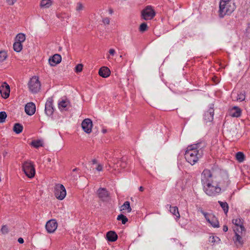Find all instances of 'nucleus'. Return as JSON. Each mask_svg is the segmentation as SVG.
I'll list each match as a JSON object with an SVG mask.
<instances>
[{"label": "nucleus", "mask_w": 250, "mask_h": 250, "mask_svg": "<svg viewBox=\"0 0 250 250\" xmlns=\"http://www.w3.org/2000/svg\"><path fill=\"white\" fill-rule=\"evenodd\" d=\"M131 208L130 206L129 202L126 201V211L127 212H130L131 211Z\"/></svg>", "instance_id": "58836bf2"}, {"label": "nucleus", "mask_w": 250, "mask_h": 250, "mask_svg": "<svg viewBox=\"0 0 250 250\" xmlns=\"http://www.w3.org/2000/svg\"><path fill=\"white\" fill-rule=\"evenodd\" d=\"M249 28L250 29V23L249 24Z\"/></svg>", "instance_id": "4d7b16f0"}, {"label": "nucleus", "mask_w": 250, "mask_h": 250, "mask_svg": "<svg viewBox=\"0 0 250 250\" xmlns=\"http://www.w3.org/2000/svg\"><path fill=\"white\" fill-rule=\"evenodd\" d=\"M18 241L20 244H22L24 242V240H23V238H22L21 237L18 238Z\"/></svg>", "instance_id": "c03bdc74"}, {"label": "nucleus", "mask_w": 250, "mask_h": 250, "mask_svg": "<svg viewBox=\"0 0 250 250\" xmlns=\"http://www.w3.org/2000/svg\"><path fill=\"white\" fill-rule=\"evenodd\" d=\"M117 219L118 220H121L122 224H125V216L123 214H120L118 216Z\"/></svg>", "instance_id": "4c0bfd02"}, {"label": "nucleus", "mask_w": 250, "mask_h": 250, "mask_svg": "<svg viewBox=\"0 0 250 250\" xmlns=\"http://www.w3.org/2000/svg\"><path fill=\"white\" fill-rule=\"evenodd\" d=\"M62 57L60 55L56 54L49 59L48 62L51 66H54L61 62Z\"/></svg>", "instance_id": "2eb2a0df"}, {"label": "nucleus", "mask_w": 250, "mask_h": 250, "mask_svg": "<svg viewBox=\"0 0 250 250\" xmlns=\"http://www.w3.org/2000/svg\"><path fill=\"white\" fill-rule=\"evenodd\" d=\"M17 0H7V2L10 5H13L16 1Z\"/></svg>", "instance_id": "37998d69"}, {"label": "nucleus", "mask_w": 250, "mask_h": 250, "mask_svg": "<svg viewBox=\"0 0 250 250\" xmlns=\"http://www.w3.org/2000/svg\"><path fill=\"white\" fill-rule=\"evenodd\" d=\"M22 169L28 178H32L34 177L35 169L33 163L31 161H26L23 163Z\"/></svg>", "instance_id": "423d86ee"}, {"label": "nucleus", "mask_w": 250, "mask_h": 250, "mask_svg": "<svg viewBox=\"0 0 250 250\" xmlns=\"http://www.w3.org/2000/svg\"><path fill=\"white\" fill-rule=\"evenodd\" d=\"M111 57V56L108 55L107 56V59H108V60L110 61V60H111L112 59Z\"/></svg>", "instance_id": "8fccbe9b"}, {"label": "nucleus", "mask_w": 250, "mask_h": 250, "mask_svg": "<svg viewBox=\"0 0 250 250\" xmlns=\"http://www.w3.org/2000/svg\"><path fill=\"white\" fill-rule=\"evenodd\" d=\"M110 71L108 68L105 66L102 67L99 71V74L103 78H107L110 75Z\"/></svg>", "instance_id": "aec40b11"}, {"label": "nucleus", "mask_w": 250, "mask_h": 250, "mask_svg": "<svg viewBox=\"0 0 250 250\" xmlns=\"http://www.w3.org/2000/svg\"><path fill=\"white\" fill-rule=\"evenodd\" d=\"M200 146V144L198 143L191 145L187 147L185 156L187 161L191 165L195 164L203 155Z\"/></svg>", "instance_id": "f03ea898"}, {"label": "nucleus", "mask_w": 250, "mask_h": 250, "mask_svg": "<svg viewBox=\"0 0 250 250\" xmlns=\"http://www.w3.org/2000/svg\"><path fill=\"white\" fill-rule=\"evenodd\" d=\"M220 240L219 238V237L217 236H210L209 238V241L213 243H215L217 241H219Z\"/></svg>", "instance_id": "e433bc0d"}, {"label": "nucleus", "mask_w": 250, "mask_h": 250, "mask_svg": "<svg viewBox=\"0 0 250 250\" xmlns=\"http://www.w3.org/2000/svg\"><path fill=\"white\" fill-rule=\"evenodd\" d=\"M106 238L109 242H115L118 238V235L114 231H109L106 233Z\"/></svg>", "instance_id": "6ab92c4d"}, {"label": "nucleus", "mask_w": 250, "mask_h": 250, "mask_svg": "<svg viewBox=\"0 0 250 250\" xmlns=\"http://www.w3.org/2000/svg\"><path fill=\"white\" fill-rule=\"evenodd\" d=\"M70 104L69 101L67 100H63L60 101L58 104V107L61 110H66V108Z\"/></svg>", "instance_id": "5701e85b"}, {"label": "nucleus", "mask_w": 250, "mask_h": 250, "mask_svg": "<svg viewBox=\"0 0 250 250\" xmlns=\"http://www.w3.org/2000/svg\"><path fill=\"white\" fill-rule=\"evenodd\" d=\"M216 79H217V78H215V79L213 78V81H214L216 83H217L218 81V80H216Z\"/></svg>", "instance_id": "603ef678"}, {"label": "nucleus", "mask_w": 250, "mask_h": 250, "mask_svg": "<svg viewBox=\"0 0 250 250\" xmlns=\"http://www.w3.org/2000/svg\"><path fill=\"white\" fill-rule=\"evenodd\" d=\"M103 22L105 24H109L110 22V19L109 18H104L103 19Z\"/></svg>", "instance_id": "ea45409f"}, {"label": "nucleus", "mask_w": 250, "mask_h": 250, "mask_svg": "<svg viewBox=\"0 0 250 250\" xmlns=\"http://www.w3.org/2000/svg\"><path fill=\"white\" fill-rule=\"evenodd\" d=\"M125 202L123 203V204L122 205V206H121V210H124L125 209Z\"/></svg>", "instance_id": "09e8293b"}, {"label": "nucleus", "mask_w": 250, "mask_h": 250, "mask_svg": "<svg viewBox=\"0 0 250 250\" xmlns=\"http://www.w3.org/2000/svg\"><path fill=\"white\" fill-rule=\"evenodd\" d=\"M13 49L16 52H20L22 49V43L16 41L13 44Z\"/></svg>", "instance_id": "a878e982"}, {"label": "nucleus", "mask_w": 250, "mask_h": 250, "mask_svg": "<svg viewBox=\"0 0 250 250\" xmlns=\"http://www.w3.org/2000/svg\"><path fill=\"white\" fill-rule=\"evenodd\" d=\"M102 131H103V133H105V132H106V130L105 129H103L102 130Z\"/></svg>", "instance_id": "5fc2aeb1"}, {"label": "nucleus", "mask_w": 250, "mask_h": 250, "mask_svg": "<svg viewBox=\"0 0 250 250\" xmlns=\"http://www.w3.org/2000/svg\"><path fill=\"white\" fill-rule=\"evenodd\" d=\"M66 191L64 187L60 184L55 185L54 189V195L59 200H62L66 196Z\"/></svg>", "instance_id": "0eeeda50"}, {"label": "nucleus", "mask_w": 250, "mask_h": 250, "mask_svg": "<svg viewBox=\"0 0 250 250\" xmlns=\"http://www.w3.org/2000/svg\"><path fill=\"white\" fill-rule=\"evenodd\" d=\"M214 109L210 107L204 115V120L207 122H211L213 119Z\"/></svg>", "instance_id": "a211bd4d"}, {"label": "nucleus", "mask_w": 250, "mask_h": 250, "mask_svg": "<svg viewBox=\"0 0 250 250\" xmlns=\"http://www.w3.org/2000/svg\"><path fill=\"white\" fill-rule=\"evenodd\" d=\"M7 117V115L5 112L1 111L0 112V123H2L5 122V119Z\"/></svg>", "instance_id": "2f4dec72"}, {"label": "nucleus", "mask_w": 250, "mask_h": 250, "mask_svg": "<svg viewBox=\"0 0 250 250\" xmlns=\"http://www.w3.org/2000/svg\"><path fill=\"white\" fill-rule=\"evenodd\" d=\"M221 208L223 209L224 212L227 214L229 210V205L226 202L218 201Z\"/></svg>", "instance_id": "cd10ccee"}, {"label": "nucleus", "mask_w": 250, "mask_h": 250, "mask_svg": "<svg viewBox=\"0 0 250 250\" xmlns=\"http://www.w3.org/2000/svg\"><path fill=\"white\" fill-rule=\"evenodd\" d=\"M28 88L31 92L38 93L41 89V83L37 76L32 77L28 83Z\"/></svg>", "instance_id": "39448f33"}, {"label": "nucleus", "mask_w": 250, "mask_h": 250, "mask_svg": "<svg viewBox=\"0 0 250 250\" xmlns=\"http://www.w3.org/2000/svg\"><path fill=\"white\" fill-rule=\"evenodd\" d=\"M108 12L109 14L112 15L113 13V10L111 8H110L108 9Z\"/></svg>", "instance_id": "49530a36"}, {"label": "nucleus", "mask_w": 250, "mask_h": 250, "mask_svg": "<svg viewBox=\"0 0 250 250\" xmlns=\"http://www.w3.org/2000/svg\"><path fill=\"white\" fill-rule=\"evenodd\" d=\"M235 3L233 1L221 0L219 4V15L223 17L225 15H230L235 9Z\"/></svg>", "instance_id": "20e7f679"}, {"label": "nucleus", "mask_w": 250, "mask_h": 250, "mask_svg": "<svg viewBox=\"0 0 250 250\" xmlns=\"http://www.w3.org/2000/svg\"><path fill=\"white\" fill-rule=\"evenodd\" d=\"M58 227V223L55 219H51L46 223L45 228L47 231L51 233L54 232Z\"/></svg>", "instance_id": "9b49d317"}, {"label": "nucleus", "mask_w": 250, "mask_h": 250, "mask_svg": "<svg viewBox=\"0 0 250 250\" xmlns=\"http://www.w3.org/2000/svg\"><path fill=\"white\" fill-rule=\"evenodd\" d=\"M16 41L18 42H20L21 43H22L25 40V35L23 33H19L18 34L15 38Z\"/></svg>", "instance_id": "bb28decb"}, {"label": "nucleus", "mask_w": 250, "mask_h": 250, "mask_svg": "<svg viewBox=\"0 0 250 250\" xmlns=\"http://www.w3.org/2000/svg\"><path fill=\"white\" fill-rule=\"evenodd\" d=\"M236 160L240 163L244 161L245 159V155L243 153L241 152H238L236 154Z\"/></svg>", "instance_id": "c85d7f7f"}, {"label": "nucleus", "mask_w": 250, "mask_h": 250, "mask_svg": "<svg viewBox=\"0 0 250 250\" xmlns=\"http://www.w3.org/2000/svg\"><path fill=\"white\" fill-rule=\"evenodd\" d=\"M234 225L233 230L235 233V237L233 241L236 244L242 245L243 244V237L246 233V229L244 226V220L240 218L233 219L232 220Z\"/></svg>", "instance_id": "7ed1b4c3"}, {"label": "nucleus", "mask_w": 250, "mask_h": 250, "mask_svg": "<svg viewBox=\"0 0 250 250\" xmlns=\"http://www.w3.org/2000/svg\"><path fill=\"white\" fill-rule=\"evenodd\" d=\"M201 212L205 217L206 220L213 227L218 228L219 227V222L217 218L213 214L205 212L203 210H201Z\"/></svg>", "instance_id": "1a4fd4ad"}, {"label": "nucleus", "mask_w": 250, "mask_h": 250, "mask_svg": "<svg viewBox=\"0 0 250 250\" xmlns=\"http://www.w3.org/2000/svg\"><path fill=\"white\" fill-rule=\"evenodd\" d=\"M91 162H92V164L94 165V164H97V160H96V159H93V160L91 161Z\"/></svg>", "instance_id": "de8ad7c7"}, {"label": "nucleus", "mask_w": 250, "mask_h": 250, "mask_svg": "<svg viewBox=\"0 0 250 250\" xmlns=\"http://www.w3.org/2000/svg\"><path fill=\"white\" fill-rule=\"evenodd\" d=\"M53 99L52 97L48 98L45 106V112L48 116L52 115L54 112V108L53 107Z\"/></svg>", "instance_id": "ddd939ff"}, {"label": "nucleus", "mask_w": 250, "mask_h": 250, "mask_svg": "<svg viewBox=\"0 0 250 250\" xmlns=\"http://www.w3.org/2000/svg\"><path fill=\"white\" fill-rule=\"evenodd\" d=\"M143 190H144V188H143V187H140L139 188V190H140V191H143Z\"/></svg>", "instance_id": "3c124183"}, {"label": "nucleus", "mask_w": 250, "mask_h": 250, "mask_svg": "<svg viewBox=\"0 0 250 250\" xmlns=\"http://www.w3.org/2000/svg\"><path fill=\"white\" fill-rule=\"evenodd\" d=\"M155 15V12L150 6H146L141 12V16L145 20H151Z\"/></svg>", "instance_id": "6e6552de"}, {"label": "nucleus", "mask_w": 250, "mask_h": 250, "mask_svg": "<svg viewBox=\"0 0 250 250\" xmlns=\"http://www.w3.org/2000/svg\"><path fill=\"white\" fill-rule=\"evenodd\" d=\"M123 232H124V230H122V231H120V233H123Z\"/></svg>", "instance_id": "6e6d98bb"}, {"label": "nucleus", "mask_w": 250, "mask_h": 250, "mask_svg": "<svg viewBox=\"0 0 250 250\" xmlns=\"http://www.w3.org/2000/svg\"><path fill=\"white\" fill-rule=\"evenodd\" d=\"M77 170V168H75L73 169V171H76Z\"/></svg>", "instance_id": "864d4df0"}, {"label": "nucleus", "mask_w": 250, "mask_h": 250, "mask_svg": "<svg viewBox=\"0 0 250 250\" xmlns=\"http://www.w3.org/2000/svg\"><path fill=\"white\" fill-rule=\"evenodd\" d=\"M0 231L3 234H7L9 231L8 227L6 225H3L2 226Z\"/></svg>", "instance_id": "c9c22d12"}, {"label": "nucleus", "mask_w": 250, "mask_h": 250, "mask_svg": "<svg viewBox=\"0 0 250 250\" xmlns=\"http://www.w3.org/2000/svg\"><path fill=\"white\" fill-rule=\"evenodd\" d=\"M83 65L81 63H79L77 64L75 68V71L76 73H79L81 72L83 70Z\"/></svg>", "instance_id": "f704fd0d"}, {"label": "nucleus", "mask_w": 250, "mask_h": 250, "mask_svg": "<svg viewBox=\"0 0 250 250\" xmlns=\"http://www.w3.org/2000/svg\"><path fill=\"white\" fill-rule=\"evenodd\" d=\"M223 230L224 231L226 232L228 230V228L226 225H224L223 227Z\"/></svg>", "instance_id": "a18cd8bd"}, {"label": "nucleus", "mask_w": 250, "mask_h": 250, "mask_svg": "<svg viewBox=\"0 0 250 250\" xmlns=\"http://www.w3.org/2000/svg\"><path fill=\"white\" fill-rule=\"evenodd\" d=\"M92 126V122L88 118L85 119L82 123V127L86 133H90L91 132Z\"/></svg>", "instance_id": "f8f14e48"}, {"label": "nucleus", "mask_w": 250, "mask_h": 250, "mask_svg": "<svg viewBox=\"0 0 250 250\" xmlns=\"http://www.w3.org/2000/svg\"><path fill=\"white\" fill-rule=\"evenodd\" d=\"M169 208L170 212L173 215H175L177 218L179 219L180 217V215L179 212L178 208L177 207H171L170 206Z\"/></svg>", "instance_id": "b1692460"}, {"label": "nucleus", "mask_w": 250, "mask_h": 250, "mask_svg": "<svg viewBox=\"0 0 250 250\" xmlns=\"http://www.w3.org/2000/svg\"><path fill=\"white\" fill-rule=\"evenodd\" d=\"M242 111L238 106H234L232 107L230 111V115L233 117H239L241 115Z\"/></svg>", "instance_id": "412c9836"}, {"label": "nucleus", "mask_w": 250, "mask_h": 250, "mask_svg": "<svg viewBox=\"0 0 250 250\" xmlns=\"http://www.w3.org/2000/svg\"><path fill=\"white\" fill-rule=\"evenodd\" d=\"M84 6H83V5L81 3V2H78L77 4V6H76V10L79 13H80L81 12L84 10Z\"/></svg>", "instance_id": "7c9ffc66"}, {"label": "nucleus", "mask_w": 250, "mask_h": 250, "mask_svg": "<svg viewBox=\"0 0 250 250\" xmlns=\"http://www.w3.org/2000/svg\"><path fill=\"white\" fill-rule=\"evenodd\" d=\"M109 55L111 56H114L115 54V50L114 49H110L108 51Z\"/></svg>", "instance_id": "79ce46f5"}, {"label": "nucleus", "mask_w": 250, "mask_h": 250, "mask_svg": "<svg viewBox=\"0 0 250 250\" xmlns=\"http://www.w3.org/2000/svg\"><path fill=\"white\" fill-rule=\"evenodd\" d=\"M245 92H241L239 93L233 92L231 93V98L234 101H243L245 100Z\"/></svg>", "instance_id": "dca6fc26"}, {"label": "nucleus", "mask_w": 250, "mask_h": 250, "mask_svg": "<svg viewBox=\"0 0 250 250\" xmlns=\"http://www.w3.org/2000/svg\"><path fill=\"white\" fill-rule=\"evenodd\" d=\"M139 29L142 32L146 31L147 29V25L146 23L145 22L142 23L140 26Z\"/></svg>", "instance_id": "72a5a7b5"}, {"label": "nucleus", "mask_w": 250, "mask_h": 250, "mask_svg": "<svg viewBox=\"0 0 250 250\" xmlns=\"http://www.w3.org/2000/svg\"><path fill=\"white\" fill-rule=\"evenodd\" d=\"M0 93L2 98L7 99L9 96L10 86L6 83L3 82L0 85Z\"/></svg>", "instance_id": "9d476101"}, {"label": "nucleus", "mask_w": 250, "mask_h": 250, "mask_svg": "<svg viewBox=\"0 0 250 250\" xmlns=\"http://www.w3.org/2000/svg\"><path fill=\"white\" fill-rule=\"evenodd\" d=\"M52 4L51 0H42L40 6L41 8H49Z\"/></svg>", "instance_id": "4be33fe9"}, {"label": "nucleus", "mask_w": 250, "mask_h": 250, "mask_svg": "<svg viewBox=\"0 0 250 250\" xmlns=\"http://www.w3.org/2000/svg\"><path fill=\"white\" fill-rule=\"evenodd\" d=\"M22 130L23 126L21 125L19 123L15 124L13 127V130L16 133L19 134L22 132Z\"/></svg>", "instance_id": "393cba45"}, {"label": "nucleus", "mask_w": 250, "mask_h": 250, "mask_svg": "<svg viewBox=\"0 0 250 250\" xmlns=\"http://www.w3.org/2000/svg\"><path fill=\"white\" fill-rule=\"evenodd\" d=\"M128 221V219L126 217V222Z\"/></svg>", "instance_id": "13d9d810"}, {"label": "nucleus", "mask_w": 250, "mask_h": 250, "mask_svg": "<svg viewBox=\"0 0 250 250\" xmlns=\"http://www.w3.org/2000/svg\"><path fill=\"white\" fill-rule=\"evenodd\" d=\"M201 183L204 192L215 196L225 190L229 184L228 175L219 169H205L201 174Z\"/></svg>", "instance_id": "f257e3e1"}, {"label": "nucleus", "mask_w": 250, "mask_h": 250, "mask_svg": "<svg viewBox=\"0 0 250 250\" xmlns=\"http://www.w3.org/2000/svg\"><path fill=\"white\" fill-rule=\"evenodd\" d=\"M25 111L28 115H33L36 111L35 104L32 102L27 103L25 106Z\"/></svg>", "instance_id": "f3484780"}, {"label": "nucleus", "mask_w": 250, "mask_h": 250, "mask_svg": "<svg viewBox=\"0 0 250 250\" xmlns=\"http://www.w3.org/2000/svg\"><path fill=\"white\" fill-rule=\"evenodd\" d=\"M7 57V53L5 51H0V62H3Z\"/></svg>", "instance_id": "c756f323"}, {"label": "nucleus", "mask_w": 250, "mask_h": 250, "mask_svg": "<svg viewBox=\"0 0 250 250\" xmlns=\"http://www.w3.org/2000/svg\"><path fill=\"white\" fill-rule=\"evenodd\" d=\"M96 169L98 171H102L103 169V166L101 164H99Z\"/></svg>", "instance_id": "a19ab883"}, {"label": "nucleus", "mask_w": 250, "mask_h": 250, "mask_svg": "<svg viewBox=\"0 0 250 250\" xmlns=\"http://www.w3.org/2000/svg\"><path fill=\"white\" fill-rule=\"evenodd\" d=\"M98 194L99 198L103 201L108 202L110 200L109 193L105 188H100L98 190Z\"/></svg>", "instance_id": "4468645a"}, {"label": "nucleus", "mask_w": 250, "mask_h": 250, "mask_svg": "<svg viewBox=\"0 0 250 250\" xmlns=\"http://www.w3.org/2000/svg\"><path fill=\"white\" fill-rule=\"evenodd\" d=\"M31 145L35 147L38 148L42 146V143L40 140L33 141L31 143Z\"/></svg>", "instance_id": "473e14b6"}]
</instances>
